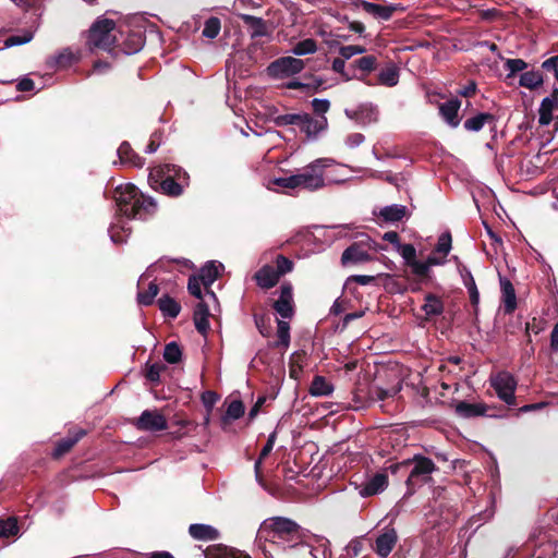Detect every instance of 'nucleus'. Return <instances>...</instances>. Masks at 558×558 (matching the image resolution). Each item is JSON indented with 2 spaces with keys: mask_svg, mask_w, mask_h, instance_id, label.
Wrapping results in <instances>:
<instances>
[{
  "mask_svg": "<svg viewBox=\"0 0 558 558\" xmlns=\"http://www.w3.org/2000/svg\"><path fill=\"white\" fill-rule=\"evenodd\" d=\"M114 199L119 211L128 219L146 220L157 210V203L131 183L118 186L114 191Z\"/></svg>",
  "mask_w": 558,
  "mask_h": 558,
  "instance_id": "f257e3e1",
  "label": "nucleus"
},
{
  "mask_svg": "<svg viewBox=\"0 0 558 558\" xmlns=\"http://www.w3.org/2000/svg\"><path fill=\"white\" fill-rule=\"evenodd\" d=\"M187 172L175 165H160L150 169L148 183L155 191H160L167 196L179 197L189 185Z\"/></svg>",
  "mask_w": 558,
  "mask_h": 558,
  "instance_id": "f03ea898",
  "label": "nucleus"
},
{
  "mask_svg": "<svg viewBox=\"0 0 558 558\" xmlns=\"http://www.w3.org/2000/svg\"><path fill=\"white\" fill-rule=\"evenodd\" d=\"M409 468L411 469L405 481L408 495H413L418 487L432 481V474L438 471L434 461L422 454H414L411 459L392 463L388 470L392 474H397L402 470L407 471Z\"/></svg>",
  "mask_w": 558,
  "mask_h": 558,
  "instance_id": "7ed1b4c3",
  "label": "nucleus"
},
{
  "mask_svg": "<svg viewBox=\"0 0 558 558\" xmlns=\"http://www.w3.org/2000/svg\"><path fill=\"white\" fill-rule=\"evenodd\" d=\"M265 527L270 529L274 542H282L290 548H308V545L304 542L303 529L291 519L283 517L270 518L265 521Z\"/></svg>",
  "mask_w": 558,
  "mask_h": 558,
  "instance_id": "20e7f679",
  "label": "nucleus"
},
{
  "mask_svg": "<svg viewBox=\"0 0 558 558\" xmlns=\"http://www.w3.org/2000/svg\"><path fill=\"white\" fill-rule=\"evenodd\" d=\"M117 25L114 21L98 17L90 26L87 36V44L90 48H98L111 51L116 47Z\"/></svg>",
  "mask_w": 558,
  "mask_h": 558,
  "instance_id": "39448f33",
  "label": "nucleus"
},
{
  "mask_svg": "<svg viewBox=\"0 0 558 558\" xmlns=\"http://www.w3.org/2000/svg\"><path fill=\"white\" fill-rule=\"evenodd\" d=\"M146 36L143 26L132 27L129 24H121L117 29L116 47L125 54H133L142 50Z\"/></svg>",
  "mask_w": 558,
  "mask_h": 558,
  "instance_id": "423d86ee",
  "label": "nucleus"
},
{
  "mask_svg": "<svg viewBox=\"0 0 558 558\" xmlns=\"http://www.w3.org/2000/svg\"><path fill=\"white\" fill-rule=\"evenodd\" d=\"M331 159L319 158L311 162L304 170L296 174L299 186L315 191L325 186L324 168L329 167Z\"/></svg>",
  "mask_w": 558,
  "mask_h": 558,
  "instance_id": "0eeeda50",
  "label": "nucleus"
},
{
  "mask_svg": "<svg viewBox=\"0 0 558 558\" xmlns=\"http://www.w3.org/2000/svg\"><path fill=\"white\" fill-rule=\"evenodd\" d=\"M305 62L301 59L288 56L271 61L266 68V74L272 80H284L301 73Z\"/></svg>",
  "mask_w": 558,
  "mask_h": 558,
  "instance_id": "6e6552de",
  "label": "nucleus"
},
{
  "mask_svg": "<svg viewBox=\"0 0 558 558\" xmlns=\"http://www.w3.org/2000/svg\"><path fill=\"white\" fill-rule=\"evenodd\" d=\"M376 251V243L368 236L363 240L353 242L350 246H348L342 255L341 263L342 265L348 264H361L373 260L369 251Z\"/></svg>",
  "mask_w": 558,
  "mask_h": 558,
  "instance_id": "1a4fd4ad",
  "label": "nucleus"
},
{
  "mask_svg": "<svg viewBox=\"0 0 558 558\" xmlns=\"http://www.w3.org/2000/svg\"><path fill=\"white\" fill-rule=\"evenodd\" d=\"M492 386L497 396L508 405L517 404V398L514 395L517 380L510 373H499L494 379H492Z\"/></svg>",
  "mask_w": 558,
  "mask_h": 558,
  "instance_id": "9d476101",
  "label": "nucleus"
},
{
  "mask_svg": "<svg viewBox=\"0 0 558 558\" xmlns=\"http://www.w3.org/2000/svg\"><path fill=\"white\" fill-rule=\"evenodd\" d=\"M138 430L160 432L168 428V423L158 410H145L133 423Z\"/></svg>",
  "mask_w": 558,
  "mask_h": 558,
  "instance_id": "9b49d317",
  "label": "nucleus"
},
{
  "mask_svg": "<svg viewBox=\"0 0 558 558\" xmlns=\"http://www.w3.org/2000/svg\"><path fill=\"white\" fill-rule=\"evenodd\" d=\"M326 80L313 73H304L302 80L294 78L284 84L288 89H298L307 95H313L326 89Z\"/></svg>",
  "mask_w": 558,
  "mask_h": 558,
  "instance_id": "f8f14e48",
  "label": "nucleus"
},
{
  "mask_svg": "<svg viewBox=\"0 0 558 558\" xmlns=\"http://www.w3.org/2000/svg\"><path fill=\"white\" fill-rule=\"evenodd\" d=\"M272 307L283 319L293 317L294 304L291 283L284 282L280 287L279 299L274 302Z\"/></svg>",
  "mask_w": 558,
  "mask_h": 558,
  "instance_id": "ddd939ff",
  "label": "nucleus"
},
{
  "mask_svg": "<svg viewBox=\"0 0 558 558\" xmlns=\"http://www.w3.org/2000/svg\"><path fill=\"white\" fill-rule=\"evenodd\" d=\"M205 558H252L247 553L222 543L209 545L204 550Z\"/></svg>",
  "mask_w": 558,
  "mask_h": 558,
  "instance_id": "4468645a",
  "label": "nucleus"
},
{
  "mask_svg": "<svg viewBox=\"0 0 558 558\" xmlns=\"http://www.w3.org/2000/svg\"><path fill=\"white\" fill-rule=\"evenodd\" d=\"M490 408L485 403H470L468 401H459L454 404V412L458 416L463 418H471L477 416H495L489 413Z\"/></svg>",
  "mask_w": 558,
  "mask_h": 558,
  "instance_id": "2eb2a0df",
  "label": "nucleus"
},
{
  "mask_svg": "<svg viewBox=\"0 0 558 558\" xmlns=\"http://www.w3.org/2000/svg\"><path fill=\"white\" fill-rule=\"evenodd\" d=\"M86 434L87 432L83 428L70 429L66 437L56 442L53 458L59 459L66 454Z\"/></svg>",
  "mask_w": 558,
  "mask_h": 558,
  "instance_id": "dca6fc26",
  "label": "nucleus"
},
{
  "mask_svg": "<svg viewBox=\"0 0 558 558\" xmlns=\"http://www.w3.org/2000/svg\"><path fill=\"white\" fill-rule=\"evenodd\" d=\"M298 126L306 134L307 138H315L320 132L327 129L328 120L325 116L314 119L308 113H302V119Z\"/></svg>",
  "mask_w": 558,
  "mask_h": 558,
  "instance_id": "f3484780",
  "label": "nucleus"
},
{
  "mask_svg": "<svg viewBox=\"0 0 558 558\" xmlns=\"http://www.w3.org/2000/svg\"><path fill=\"white\" fill-rule=\"evenodd\" d=\"M398 535L395 529L385 530L375 541V553L381 558H386L395 548Z\"/></svg>",
  "mask_w": 558,
  "mask_h": 558,
  "instance_id": "a211bd4d",
  "label": "nucleus"
},
{
  "mask_svg": "<svg viewBox=\"0 0 558 558\" xmlns=\"http://www.w3.org/2000/svg\"><path fill=\"white\" fill-rule=\"evenodd\" d=\"M280 278L281 277L275 270V266L269 264L260 267L254 275L257 286L265 290L274 288L279 282Z\"/></svg>",
  "mask_w": 558,
  "mask_h": 558,
  "instance_id": "6ab92c4d",
  "label": "nucleus"
},
{
  "mask_svg": "<svg viewBox=\"0 0 558 558\" xmlns=\"http://www.w3.org/2000/svg\"><path fill=\"white\" fill-rule=\"evenodd\" d=\"M240 19L248 27L251 32V38L269 36L271 34L268 22L262 17H257L250 14H241Z\"/></svg>",
  "mask_w": 558,
  "mask_h": 558,
  "instance_id": "aec40b11",
  "label": "nucleus"
},
{
  "mask_svg": "<svg viewBox=\"0 0 558 558\" xmlns=\"http://www.w3.org/2000/svg\"><path fill=\"white\" fill-rule=\"evenodd\" d=\"M461 101L458 98H451L439 105L441 118L451 126L457 128L460 124L459 109Z\"/></svg>",
  "mask_w": 558,
  "mask_h": 558,
  "instance_id": "412c9836",
  "label": "nucleus"
},
{
  "mask_svg": "<svg viewBox=\"0 0 558 558\" xmlns=\"http://www.w3.org/2000/svg\"><path fill=\"white\" fill-rule=\"evenodd\" d=\"M404 8L401 3H393L388 5H381L373 2H368L365 4L364 11L375 19H379L383 21H389L393 13L397 11H403Z\"/></svg>",
  "mask_w": 558,
  "mask_h": 558,
  "instance_id": "4be33fe9",
  "label": "nucleus"
},
{
  "mask_svg": "<svg viewBox=\"0 0 558 558\" xmlns=\"http://www.w3.org/2000/svg\"><path fill=\"white\" fill-rule=\"evenodd\" d=\"M219 267H222V265H216V262L210 260L207 262L205 266L201 268L199 274L196 275L201 279L203 286L206 288L207 293L213 299H216V294L214 291L209 290V288L219 277Z\"/></svg>",
  "mask_w": 558,
  "mask_h": 558,
  "instance_id": "5701e85b",
  "label": "nucleus"
},
{
  "mask_svg": "<svg viewBox=\"0 0 558 558\" xmlns=\"http://www.w3.org/2000/svg\"><path fill=\"white\" fill-rule=\"evenodd\" d=\"M500 287L504 313L510 315L517 308V295L514 287L511 283V281L507 278H500Z\"/></svg>",
  "mask_w": 558,
  "mask_h": 558,
  "instance_id": "b1692460",
  "label": "nucleus"
},
{
  "mask_svg": "<svg viewBox=\"0 0 558 558\" xmlns=\"http://www.w3.org/2000/svg\"><path fill=\"white\" fill-rule=\"evenodd\" d=\"M118 156L122 165H129L135 168H142L145 165V159L135 153L126 141L120 144Z\"/></svg>",
  "mask_w": 558,
  "mask_h": 558,
  "instance_id": "393cba45",
  "label": "nucleus"
},
{
  "mask_svg": "<svg viewBox=\"0 0 558 558\" xmlns=\"http://www.w3.org/2000/svg\"><path fill=\"white\" fill-rule=\"evenodd\" d=\"M190 535L197 541H216L220 537L219 531L208 524L194 523L189 526Z\"/></svg>",
  "mask_w": 558,
  "mask_h": 558,
  "instance_id": "a878e982",
  "label": "nucleus"
},
{
  "mask_svg": "<svg viewBox=\"0 0 558 558\" xmlns=\"http://www.w3.org/2000/svg\"><path fill=\"white\" fill-rule=\"evenodd\" d=\"M388 485L386 473H376L362 487L361 494L365 497L374 496L383 492Z\"/></svg>",
  "mask_w": 558,
  "mask_h": 558,
  "instance_id": "bb28decb",
  "label": "nucleus"
},
{
  "mask_svg": "<svg viewBox=\"0 0 558 558\" xmlns=\"http://www.w3.org/2000/svg\"><path fill=\"white\" fill-rule=\"evenodd\" d=\"M460 274L462 277L463 284L468 289L470 302H471L472 306L474 307V313L477 314L478 303H480V292L477 290L475 280L473 278L471 271L465 266L460 268Z\"/></svg>",
  "mask_w": 558,
  "mask_h": 558,
  "instance_id": "cd10ccee",
  "label": "nucleus"
},
{
  "mask_svg": "<svg viewBox=\"0 0 558 558\" xmlns=\"http://www.w3.org/2000/svg\"><path fill=\"white\" fill-rule=\"evenodd\" d=\"M424 304L422 305V311L426 315V319H429L435 316H439L445 311V304L440 296L434 293H427L424 298Z\"/></svg>",
  "mask_w": 558,
  "mask_h": 558,
  "instance_id": "c85d7f7f",
  "label": "nucleus"
},
{
  "mask_svg": "<svg viewBox=\"0 0 558 558\" xmlns=\"http://www.w3.org/2000/svg\"><path fill=\"white\" fill-rule=\"evenodd\" d=\"M345 114L350 119L364 124L377 120V112L371 105H362L354 111L345 110Z\"/></svg>",
  "mask_w": 558,
  "mask_h": 558,
  "instance_id": "c756f323",
  "label": "nucleus"
},
{
  "mask_svg": "<svg viewBox=\"0 0 558 558\" xmlns=\"http://www.w3.org/2000/svg\"><path fill=\"white\" fill-rule=\"evenodd\" d=\"M350 66L352 68V72L356 73V71H360L361 74L357 75L363 76V82L366 83L365 76L377 68V58L373 54L364 56L355 60ZM367 84L369 83L367 82Z\"/></svg>",
  "mask_w": 558,
  "mask_h": 558,
  "instance_id": "7c9ffc66",
  "label": "nucleus"
},
{
  "mask_svg": "<svg viewBox=\"0 0 558 558\" xmlns=\"http://www.w3.org/2000/svg\"><path fill=\"white\" fill-rule=\"evenodd\" d=\"M408 214V209L403 205H390L380 209L378 216L386 222L401 221Z\"/></svg>",
  "mask_w": 558,
  "mask_h": 558,
  "instance_id": "2f4dec72",
  "label": "nucleus"
},
{
  "mask_svg": "<svg viewBox=\"0 0 558 558\" xmlns=\"http://www.w3.org/2000/svg\"><path fill=\"white\" fill-rule=\"evenodd\" d=\"M400 390V384L388 389L376 385H371L367 391V399L372 401H384L388 398L395 397Z\"/></svg>",
  "mask_w": 558,
  "mask_h": 558,
  "instance_id": "473e14b6",
  "label": "nucleus"
},
{
  "mask_svg": "<svg viewBox=\"0 0 558 558\" xmlns=\"http://www.w3.org/2000/svg\"><path fill=\"white\" fill-rule=\"evenodd\" d=\"M158 307L163 316L169 318H177L181 312V305L173 298L168 294L162 295L158 301Z\"/></svg>",
  "mask_w": 558,
  "mask_h": 558,
  "instance_id": "72a5a7b5",
  "label": "nucleus"
},
{
  "mask_svg": "<svg viewBox=\"0 0 558 558\" xmlns=\"http://www.w3.org/2000/svg\"><path fill=\"white\" fill-rule=\"evenodd\" d=\"M495 121V116L489 112H481L472 118H469L464 121V129L471 132H478L483 129L485 123H493Z\"/></svg>",
  "mask_w": 558,
  "mask_h": 558,
  "instance_id": "f704fd0d",
  "label": "nucleus"
},
{
  "mask_svg": "<svg viewBox=\"0 0 558 558\" xmlns=\"http://www.w3.org/2000/svg\"><path fill=\"white\" fill-rule=\"evenodd\" d=\"M399 82V68L395 63H389L378 73V83L388 87L396 86Z\"/></svg>",
  "mask_w": 558,
  "mask_h": 558,
  "instance_id": "c9c22d12",
  "label": "nucleus"
},
{
  "mask_svg": "<svg viewBox=\"0 0 558 558\" xmlns=\"http://www.w3.org/2000/svg\"><path fill=\"white\" fill-rule=\"evenodd\" d=\"M333 391V386L324 377L316 375L310 387V393L315 397L329 396Z\"/></svg>",
  "mask_w": 558,
  "mask_h": 558,
  "instance_id": "e433bc0d",
  "label": "nucleus"
},
{
  "mask_svg": "<svg viewBox=\"0 0 558 558\" xmlns=\"http://www.w3.org/2000/svg\"><path fill=\"white\" fill-rule=\"evenodd\" d=\"M438 509L440 518L447 523L453 522L459 515L458 502L451 504L445 498L439 501Z\"/></svg>",
  "mask_w": 558,
  "mask_h": 558,
  "instance_id": "4c0bfd02",
  "label": "nucleus"
},
{
  "mask_svg": "<svg viewBox=\"0 0 558 558\" xmlns=\"http://www.w3.org/2000/svg\"><path fill=\"white\" fill-rule=\"evenodd\" d=\"M276 439H277V433L276 432H272L269 436H268V439H267V442L265 444V446L263 447L262 451L259 452V456H258V459L255 461V464H254V470H255V473H256V477L258 481H260V468H262V462L264 459H266L269 453L271 452L272 448H274V445L276 442Z\"/></svg>",
  "mask_w": 558,
  "mask_h": 558,
  "instance_id": "58836bf2",
  "label": "nucleus"
},
{
  "mask_svg": "<svg viewBox=\"0 0 558 558\" xmlns=\"http://www.w3.org/2000/svg\"><path fill=\"white\" fill-rule=\"evenodd\" d=\"M543 75L538 71L524 72L520 76V85L531 90L536 89L543 84Z\"/></svg>",
  "mask_w": 558,
  "mask_h": 558,
  "instance_id": "ea45409f",
  "label": "nucleus"
},
{
  "mask_svg": "<svg viewBox=\"0 0 558 558\" xmlns=\"http://www.w3.org/2000/svg\"><path fill=\"white\" fill-rule=\"evenodd\" d=\"M554 109H558V106L553 104V98H544L542 100L538 110V122L541 125H548L551 122Z\"/></svg>",
  "mask_w": 558,
  "mask_h": 558,
  "instance_id": "a19ab883",
  "label": "nucleus"
},
{
  "mask_svg": "<svg viewBox=\"0 0 558 558\" xmlns=\"http://www.w3.org/2000/svg\"><path fill=\"white\" fill-rule=\"evenodd\" d=\"M159 292V287L156 282H149L148 287L144 291L137 292V303L143 306H149L154 304L155 298Z\"/></svg>",
  "mask_w": 558,
  "mask_h": 558,
  "instance_id": "79ce46f5",
  "label": "nucleus"
},
{
  "mask_svg": "<svg viewBox=\"0 0 558 558\" xmlns=\"http://www.w3.org/2000/svg\"><path fill=\"white\" fill-rule=\"evenodd\" d=\"M306 352L301 350L296 351L291 355L290 359V377L294 379H299L301 373L303 372V362L306 360Z\"/></svg>",
  "mask_w": 558,
  "mask_h": 558,
  "instance_id": "37998d69",
  "label": "nucleus"
},
{
  "mask_svg": "<svg viewBox=\"0 0 558 558\" xmlns=\"http://www.w3.org/2000/svg\"><path fill=\"white\" fill-rule=\"evenodd\" d=\"M254 323L263 337H269L272 332L271 317L267 313H254Z\"/></svg>",
  "mask_w": 558,
  "mask_h": 558,
  "instance_id": "c03bdc74",
  "label": "nucleus"
},
{
  "mask_svg": "<svg viewBox=\"0 0 558 558\" xmlns=\"http://www.w3.org/2000/svg\"><path fill=\"white\" fill-rule=\"evenodd\" d=\"M345 60L347 59H343L342 57L335 58L332 61L331 69L336 73H339L341 75V77L343 78V81H345V82H348L352 78L364 81L363 76H359L357 73L352 72V71L350 72V71L345 70Z\"/></svg>",
  "mask_w": 558,
  "mask_h": 558,
  "instance_id": "a18cd8bd",
  "label": "nucleus"
},
{
  "mask_svg": "<svg viewBox=\"0 0 558 558\" xmlns=\"http://www.w3.org/2000/svg\"><path fill=\"white\" fill-rule=\"evenodd\" d=\"M166 369L167 366L161 362H156L153 364L146 363L144 376L150 383L158 384L160 381V374Z\"/></svg>",
  "mask_w": 558,
  "mask_h": 558,
  "instance_id": "49530a36",
  "label": "nucleus"
},
{
  "mask_svg": "<svg viewBox=\"0 0 558 558\" xmlns=\"http://www.w3.org/2000/svg\"><path fill=\"white\" fill-rule=\"evenodd\" d=\"M19 532L20 527L16 518L0 519V537L16 536Z\"/></svg>",
  "mask_w": 558,
  "mask_h": 558,
  "instance_id": "de8ad7c7",
  "label": "nucleus"
},
{
  "mask_svg": "<svg viewBox=\"0 0 558 558\" xmlns=\"http://www.w3.org/2000/svg\"><path fill=\"white\" fill-rule=\"evenodd\" d=\"M278 341L276 347L288 348L290 344V325L288 322L276 318Z\"/></svg>",
  "mask_w": 558,
  "mask_h": 558,
  "instance_id": "09e8293b",
  "label": "nucleus"
},
{
  "mask_svg": "<svg viewBox=\"0 0 558 558\" xmlns=\"http://www.w3.org/2000/svg\"><path fill=\"white\" fill-rule=\"evenodd\" d=\"M163 359L169 364H177L181 361L182 350L175 341L166 344L163 351Z\"/></svg>",
  "mask_w": 558,
  "mask_h": 558,
  "instance_id": "8fccbe9b",
  "label": "nucleus"
},
{
  "mask_svg": "<svg viewBox=\"0 0 558 558\" xmlns=\"http://www.w3.org/2000/svg\"><path fill=\"white\" fill-rule=\"evenodd\" d=\"M316 50H317L316 40L313 38H306V39H303V40L296 43L293 46L291 51L295 56H305V54L314 53V52H316Z\"/></svg>",
  "mask_w": 558,
  "mask_h": 558,
  "instance_id": "3c124183",
  "label": "nucleus"
},
{
  "mask_svg": "<svg viewBox=\"0 0 558 558\" xmlns=\"http://www.w3.org/2000/svg\"><path fill=\"white\" fill-rule=\"evenodd\" d=\"M244 403L241 400H233L228 405L226 415L222 417V422L226 424L229 420H238L244 414Z\"/></svg>",
  "mask_w": 558,
  "mask_h": 558,
  "instance_id": "603ef678",
  "label": "nucleus"
},
{
  "mask_svg": "<svg viewBox=\"0 0 558 558\" xmlns=\"http://www.w3.org/2000/svg\"><path fill=\"white\" fill-rule=\"evenodd\" d=\"M220 28V20L216 16H211L205 22L202 34L206 38L214 39L218 36Z\"/></svg>",
  "mask_w": 558,
  "mask_h": 558,
  "instance_id": "864d4df0",
  "label": "nucleus"
},
{
  "mask_svg": "<svg viewBox=\"0 0 558 558\" xmlns=\"http://www.w3.org/2000/svg\"><path fill=\"white\" fill-rule=\"evenodd\" d=\"M302 119L301 113H286L280 114L274 118V123L276 126L282 128L287 125H299Z\"/></svg>",
  "mask_w": 558,
  "mask_h": 558,
  "instance_id": "5fc2aeb1",
  "label": "nucleus"
},
{
  "mask_svg": "<svg viewBox=\"0 0 558 558\" xmlns=\"http://www.w3.org/2000/svg\"><path fill=\"white\" fill-rule=\"evenodd\" d=\"M275 270L277 274L282 277L288 272H291L293 270V262L286 257L284 255H278L275 260Z\"/></svg>",
  "mask_w": 558,
  "mask_h": 558,
  "instance_id": "6e6d98bb",
  "label": "nucleus"
},
{
  "mask_svg": "<svg viewBox=\"0 0 558 558\" xmlns=\"http://www.w3.org/2000/svg\"><path fill=\"white\" fill-rule=\"evenodd\" d=\"M75 61L76 57L70 49H63L54 59L56 65L61 69L71 66Z\"/></svg>",
  "mask_w": 558,
  "mask_h": 558,
  "instance_id": "4d7b16f0",
  "label": "nucleus"
},
{
  "mask_svg": "<svg viewBox=\"0 0 558 558\" xmlns=\"http://www.w3.org/2000/svg\"><path fill=\"white\" fill-rule=\"evenodd\" d=\"M451 234L449 232L442 233L438 238V242L434 248V253H441L444 256H447L451 250Z\"/></svg>",
  "mask_w": 558,
  "mask_h": 558,
  "instance_id": "13d9d810",
  "label": "nucleus"
},
{
  "mask_svg": "<svg viewBox=\"0 0 558 558\" xmlns=\"http://www.w3.org/2000/svg\"><path fill=\"white\" fill-rule=\"evenodd\" d=\"M33 39L32 32H25L22 35H12L4 40V47L20 46L29 43Z\"/></svg>",
  "mask_w": 558,
  "mask_h": 558,
  "instance_id": "bf43d9fd",
  "label": "nucleus"
},
{
  "mask_svg": "<svg viewBox=\"0 0 558 558\" xmlns=\"http://www.w3.org/2000/svg\"><path fill=\"white\" fill-rule=\"evenodd\" d=\"M409 267H411L412 272L420 277L421 279H428L430 278V268L426 264V262H418L417 259L411 264Z\"/></svg>",
  "mask_w": 558,
  "mask_h": 558,
  "instance_id": "052dcab7",
  "label": "nucleus"
},
{
  "mask_svg": "<svg viewBox=\"0 0 558 558\" xmlns=\"http://www.w3.org/2000/svg\"><path fill=\"white\" fill-rule=\"evenodd\" d=\"M110 238L112 242L117 244L124 243L126 241V238L130 234V229H125V227H111L110 230Z\"/></svg>",
  "mask_w": 558,
  "mask_h": 558,
  "instance_id": "680f3d73",
  "label": "nucleus"
},
{
  "mask_svg": "<svg viewBox=\"0 0 558 558\" xmlns=\"http://www.w3.org/2000/svg\"><path fill=\"white\" fill-rule=\"evenodd\" d=\"M272 184L277 185L281 189L294 190L299 186V182L296 179V174H292L290 177L284 178H276L272 180Z\"/></svg>",
  "mask_w": 558,
  "mask_h": 558,
  "instance_id": "e2e57ef3",
  "label": "nucleus"
},
{
  "mask_svg": "<svg viewBox=\"0 0 558 558\" xmlns=\"http://www.w3.org/2000/svg\"><path fill=\"white\" fill-rule=\"evenodd\" d=\"M219 398L220 396L213 390H206L202 393L201 400L208 413H211L213 408Z\"/></svg>",
  "mask_w": 558,
  "mask_h": 558,
  "instance_id": "0e129e2a",
  "label": "nucleus"
},
{
  "mask_svg": "<svg viewBox=\"0 0 558 558\" xmlns=\"http://www.w3.org/2000/svg\"><path fill=\"white\" fill-rule=\"evenodd\" d=\"M400 254L403 257L405 265L410 266L416 260V250L412 244L399 245Z\"/></svg>",
  "mask_w": 558,
  "mask_h": 558,
  "instance_id": "69168bd1",
  "label": "nucleus"
},
{
  "mask_svg": "<svg viewBox=\"0 0 558 558\" xmlns=\"http://www.w3.org/2000/svg\"><path fill=\"white\" fill-rule=\"evenodd\" d=\"M505 68L510 71L509 77L518 72H521L527 68V63L522 59H508L505 62Z\"/></svg>",
  "mask_w": 558,
  "mask_h": 558,
  "instance_id": "338daca9",
  "label": "nucleus"
},
{
  "mask_svg": "<svg viewBox=\"0 0 558 558\" xmlns=\"http://www.w3.org/2000/svg\"><path fill=\"white\" fill-rule=\"evenodd\" d=\"M303 549L307 551L311 558H330L331 556V553L325 545H319L317 547H312L308 545V548Z\"/></svg>",
  "mask_w": 558,
  "mask_h": 558,
  "instance_id": "774afa93",
  "label": "nucleus"
}]
</instances>
